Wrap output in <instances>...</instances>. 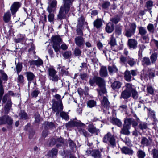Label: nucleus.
Here are the masks:
<instances>
[{
    "label": "nucleus",
    "instance_id": "58836bf2",
    "mask_svg": "<svg viewBox=\"0 0 158 158\" xmlns=\"http://www.w3.org/2000/svg\"><path fill=\"white\" fill-rule=\"evenodd\" d=\"M153 6V2L151 0L148 1L145 4V7L147 8V10L148 11L151 10Z\"/></svg>",
    "mask_w": 158,
    "mask_h": 158
},
{
    "label": "nucleus",
    "instance_id": "052dcab7",
    "mask_svg": "<svg viewBox=\"0 0 158 158\" xmlns=\"http://www.w3.org/2000/svg\"><path fill=\"white\" fill-rule=\"evenodd\" d=\"M147 90L148 94L152 95L154 94V89L151 86L149 85L147 86Z\"/></svg>",
    "mask_w": 158,
    "mask_h": 158
},
{
    "label": "nucleus",
    "instance_id": "de8ad7c7",
    "mask_svg": "<svg viewBox=\"0 0 158 158\" xmlns=\"http://www.w3.org/2000/svg\"><path fill=\"white\" fill-rule=\"evenodd\" d=\"M139 34L141 35H146L147 33V31L145 28L142 27H138Z\"/></svg>",
    "mask_w": 158,
    "mask_h": 158
},
{
    "label": "nucleus",
    "instance_id": "338daca9",
    "mask_svg": "<svg viewBox=\"0 0 158 158\" xmlns=\"http://www.w3.org/2000/svg\"><path fill=\"white\" fill-rule=\"evenodd\" d=\"M40 22H41L43 24H45L47 22L46 15L44 14H42L40 17Z\"/></svg>",
    "mask_w": 158,
    "mask_h": 158
},
{
    "label": "nucleus",
    "instance_id": "f8f14e48",
    "mask_svg": "<svg viewBox=\"0 0 158 158\" xmlns=\"http://www.w3.org/2000/svg\"><path fill=\"white\" fill-rule=\"evenodd\" d=\"M65 125L67 127L70 128L74 126H84L85 125L80 121L77 122L70 121L67 123Z\"/></svg>",
    "mask_w": 158,
    "mask_h": 158
},
{
    "label": "nucleus",
    "instance_id": "f03ea898",
    "mask_svg": "<svg viewBox=\"0 0 158 158\" xmlns=\"http://www.w3.org/2000/svg\"><path fill=\"white\" fill-rule=\"evenodd\" d=\"M103 141L104 143H108L109 146L113 148L116 146L115 137L110 132H108L104 136Z\"/></svg>",
    "mask_w": 158,
    "mask_h": 158
},
{
    "label": "nucleus",
    "instance_id": "49530a36",
    "mask_svg": "<svg viewBox=\"0 0 158 158\" xmlns=\"http://www.w3.org/2000/svg\"><path fill=\"white\" fill-rule=\"evenodd\" d=\"M98 130V129L93 125L90 126L88 129V131L93 134L97 133Z\"/></svg>",
    "mask_w": 158,
    "mask_h": 158
},
{
    "label": "nucleus",
    "instance_id": "8fccbe9b",
    "mask_svg": "<svg viewBox=\"0 0 158 158\" xmlns=\"http://www.w3.org/2000/svg\"><path fill=\"white\" fill-rule=\"evenodd\" d=\"M110 5V2L107 1L103 2L102 5H101L102 9L105 10L108 9Z\"/></svg>",
    "mask_w": 158,
    "mask_h": 158
},
{
    "label": "nucleus",
    "instance_id": "a19ab883",
    "mask_svg": "<svg viewBox=\"0 0 158 158\" xmlns=\"http://www.w3.org/2000/svg\"><path fill=\"white\" fill-rule=\"evenodd\" d=\"M2 81L0 77V103L1 102L2 97L4 94V89L2 84Z\"/></svg>",
    "mask_w": 158,
    "mask_h": 158
},
{
    "label": "nucleus",
    "instance_id": "423d86ee",
    "mask_svg": "<svg viewBox=\"0 0 158 158\" xmlns=\"http://www.w3.org/2000/svg\"><path fill=\"white\" fill-rule=\"evenodd\" d=\"M70 7L64 4L61 6L58 14L57 15V19L60 20L65 18L66 15L69 10Z\"/></svg>",
    "mask_w": 158,
    "mask_h": 158
},
{
    "label": "nucleus",
    "instance_id": "5fc2aeb1",
    "mask_svg": "<svg viewBox=\"0 0 158 158\" xmlns=\"http://www.w3.org/2000/svg\"><path fill=\"white\" fill-rule=\"evenodd\" d=\"M152 154L153 158H158V149L154 148L152 150Z\"/></svg>",
    "mask_w": 158,
    "mask_h": 158
},
{
    "label": "nucleus",
    "instance_id": "69168bd1",
    "mask_svg": "<svg viewBox=\"0 0 158 158\" xmlns=\"http://www.w3.org/2000/svg\"><path fill=\"white\" fill-rule=\"evenodd\" d=\"M124 142L125 144L128 145L130 146L131 143V141L128 137H126L124 139H121Z\"/></svg>",
    "mask_w": 158,
    "mask_h": 158
},
{
    "label": "nucleus",
    "instance_id": "f257e3e1",
    "mask_svg": "<svg viewBox=\"0 0 158 158\" xmlns=\"http://www.w3.org/2000/svg\"><path fill=\"white\" fill-rule=\"evenodd\" d=\"M96 84L99 87V88L97 89V90L99 95V97L106 93V91L105 88V82L104 79L100 77H97ZM99 97L100 98V97Z\"/></svg>",
    "mask_w": 158,
    "mask_h": 158
},
{
    "label": "nucleus",
    "instance_id": "37998d69",
    "mask_svg": "<svg viewBox=\"0 0 158 158\" xmlns=\"http://www.w3.org/2000/svg\"><path fill=\"white\" fill-rule=\"evenodd\" d=\"M137 154L138 158H144L146 156L144 152L140 149L138 150L137 152Z\"/></svg>",
    "mask_w": 158,
    "mask_h": 158
},
{
    "label": "nucleus",
    "instance_id": "393cba45",
    "mask_svg": "<svg viewBox=\"0 0 158 158\" xmlns=\"http://www.w3.org/2000/svg\"><path fill=\"white\" fill-rule=\"evenodd\" d=\"M141 63L144 66L150 65L152 64L150 58L146 57L143 58L141 60Z\"/></svg>",
    "mask_w": 158,
    "mask_h": 158
},
{
    "label": "nucleus",
    "instance_id": "4468645a",
    "mask_svg": "<svg viewBox=\"0 0 158 158\" xmlns=\"http://www.w3.org/2000/svg\"><path fill=\"white\" fill-rule=\"evenodd\" d=\"M74 41L76 44L79 47H81L85 44L84 38L82 36L76 37L74 39Z\"/></svg>",
    "mask_w": 158,
    "mask_h": 158
},
{
    "label": "nucleus",
    "instance_id": "4be33fe9",
    "mask_svg": "<svg viewBox=\"0 0 158 158\" xmlns=\"http://www.w3.org/2000/svg\"><path fill=\"white\" fill-rule=\"evenodd\" d=\"M152 141V140L150 138L148 139L145 137H142L141 143L144 146H148L151 144Z\"/></svg>",
    "mask_w": 158,
    "mask_h": 158
},
{
    "label": "nucleus",
    "instance_id": "3c124183",
    "mask_svg": "<svg viewBox=\"0 0 158 158\" xmlns=\"http://www.w3.org/2000/svg\"><path fill=\"white\" fill-rule=\"evenodd\" d=\"M60 116L63 119L67 121L69 119V115L65 112L62 111L60 112Z\"/></svg>",
    "mask_w": 158,
    "mask_h": 158
},
{
    "label": "nucleus",
    "instance_id": "9d476101",
    "mask_svg": "<svg viewBox=\"0 0 158 158\" xmlns=\"http://www.w3.org/2000/svg\"><path fill=\"white\" fill-rule=\"evenodd\" d=\"M49 5L47 10L49 13H54L56 8L57 1L55 0H48Z\"/></svg>",
    "mask_w": 158,
    "mask_h": 158
},
{
    "label": "nucleus",
    "instance_id": "09e8293b",
    "mask_svg": "<svg viewBox=\"0 0 158 158\" xmlns=\"http://www.w3.org/2000/svg\"><path fill=\"white\" fill-rule=\"evenodd\" d=\"M127 57H125L123 55H121L120 57V63L121 64H127Z\"/></svg>",
    "mask_w": 158,
    "mask_h": 158
},
{
    "label": "nucleus",
    "instance_id": "4c0bfd02",
    "mask_svg": "<svg viewBox=\"0 0 158 158\" xmlns=\"http://www.w3.org/2000/svg\"><path fill=\"white\" fill-rule=\"evenodd\" d=\"M19 116L20 117L21 119H26L28 117L27 114L23 110H21L19 114Z\"/></svg>",
    "mask_w": 158,
    "mask_h": 158
},
{
    "label": "nucleus",
    "instance_id": "39448f33",
    "mask_svg": "<svg viewBox=\"0 0 158 158\" xmlns=\"http://www.w3.org/2000/svg\"><path fill=\"white\" fill-rule=\"evenodd\" d=\"M57 71L52 66L49 67L47 69V73L49 79L54 82H57L59 77L57 74Z\"/></svg>",
    "mask_w": 158,
    "mask_h": 158
},
{
    "label": "nucleus",
    "instance_id": "a878e982",
    "mask_svg": "<svg viewBox=\"0 0 158 158\" xmlns=\"http://www.w3.org/2000/svg\"><path fill=\"white\" fill-rule=\"evenodd\" d=\"M124 123H127L131 127V125L132 124L133 126L135 127L137 125V123L133 118H128L125 119L124 121Z\"/></svg>",
    "mask_w": 158,
    "mask_h": 158
},
{
    "label": "nucleus",
    "instance_id": "1a4fd4ad",
    "mask_svg": "<svg viewBox=\"0 0 158 158\" xmlns=\"http://www.w3.org/2000/svg\"><path fill=\"white\" fill-rule=\"evenodd\" d=\"M130 28L125 30V35L127 37H131L134 35L135 32L136 25L135 23L131 24Z\"/></svg>",
    "mask_w": 158,
    "mask_h": 158
},
{
    "label": "nucleus",
    "instance_id": "5701e85b",
    "mask_svg": "<svg viewBox=\"0 0 158 158\" xmlns=\"http://www.w3.org/2000/svg\"><path fill=\"white\" fill-rule=\"evenodd\" d=\"M105 29L107 33H112L114 29V24L111 22L108 23L106 25Z\"/></svg>",
    "mask_w": 158,
    "mask_h": 158
},
{
    "label": "nucleus",
    "instance_id": "6ab92c4d",
    "mask_svg": "<svg viewBox=\"0 0 158 158\" xmlns=\"http://www.w3.org/2000/svg\"><path fill=\"white\" fill-rule=\"evenodd\" d=\"M109 44L110 45L112 50L115 52H117L118 50V49L117 48L114 47L115 46H117V44L116 42V39L113 35L111 38L110 41L109 42Z\"/></svg>",
    "mask_w": 158,
    "mask_h": 158
},
{
    "label": "nucleus",
    "instance_id": "0e129e2a",
    "mask_svg": "<svg viewBox=\"0 0 158 158\" xmlns=\"http://www.w3.org/2000/svg\"><path fill=\"white\" fill-rule=\"evenodd\" d=\"M138 127L141 130H145L147 128V123H141L139 124Z\"/></svg>",
    "mask_w": 158,
    "mask_h": 158
},
{
    "label": "nucleus",
    "instance_id": "72a5a7b5",
    "mask_svg": "<svg viewBox=\"0 0 158 158\" xmlns=\"http://www.w3.org/2000/svg\"><path fill=\"white\" fill-rule=\"evenodd\" d=\"M131 96V93L124 90L121 93L120 98L124 99H127Z\"/></svg>",
    "mask_w": 158,
    "mask_h": 158
},
{
    "label": "nucleus",
    "instance_id": "412c9836",
    "mask_svg": "<svg viewBox=\"0 0 158 158\" xmlns=\"http://www.w3.org/2000/svg\"><path fill=\"white\" fill-rule=\"evenodd\" d=\"M99 75L100 76L103 77H106L108 75L107 68L105 66L102 67L99 71Z\"/></svg>",
    "mask_w": 158,
    "mask_h": 158
},
{
    "label": "nucleus",
    "instance_id": "cd10ccee",
    "mask_svg": "<svg viewBox=\"0 0 158 158\" xmlns=\"http://www.w3.org/2000/svg\"><path fill=\"white\" fill-rule=\"evenodd\" d=\"M84 24H87V23L85 22V18L83 16H81L78 19V23L77 26L80 27H82Z\"/></svg>",
    "mask_w": 158,
    "mask_h": 158
},
{
    "label": "nucleus",
    "instance_id": "e433bc0d",
    "mask_svg": "<svg viewBox=\"0 0 158 158\" xmlns=\"http://www.w3.org/2000/svg\"><path fill=\"white\" fill-rule=\"evenodd\" d=\"M133 87V86L131 84L127 83L125 84V90L131 93V92L135 89Z\"/></svg>",
    "mask_w": 158,
    "mask_h": 158
},
{
    "label": "nucleus",
    "instance_id": "e2e57ef3",
    "mask_svg": "<svg viewBox=\"0 0 158 158\" xmlns=\"http://www.w3.org/2000/svg\"><path fill=\"white\" fill-rule=\"evenodd\" d=\"M22 63H17L16 66V69L18 75L22 70Z\"/></svg>",
    "mask_w": 158,
    "mask_h": 158
},
{
    "label": "nucleus",
    "instance_id": "864d4df0",
    "mask_svg": "<svg viewBox=\"0 0 158 158\" xmlns=\"http://www.w3.org/2000/svg\"><path fill=\"white\" fill-rule=\"evenodd\" d=\"M93 150L90 148H88L84 150V153L85 155L87 156H91Z\"/></svg>",
    "mask_w": 158,
    "mask_h": 158
},
{
    "label": "nucleus",
    "instance_id": "aec40b11",
    "mask_svg": "<svg viewBox=\"0 0 158 158\" xmlns=\"http://www.w3.org/2000/svg\"><path fill=\"white\" fill-rule=\"evenodd\" d=\"M28 63L30 65H35L37 67H39L43 64V60L40 58H38L37 60H30Z\"/></svg>",
    "mask_w": 158,
    "mask_h": 158
},
{
    "label": "nucleus",
    "instance_id": "a18cd8bd",
    "mask_svg": "<svg viewBox=\"0 0 158 158\" xmlns=\"http://www.w3.org/2000/svg\"><path fill=\"white\" fill-rule=\"evenodd\" d=\"M157 58V54L156 53H152L150 56L151 62L152 64L155 63Z\"/></svg>",
    "mask_w": 158,
    "mask_h": 158
},
{
    "label": "nucleus",
    "instance_id": "c756f323",
    "mask_svg": "<svg viewBox=\"0 0 158 158\" xmlns=\"http://www.w3.org/2000/svg\"><path fill=\"white\" fill-rule=\"evenodd\" d=\"M93 24L94 27L98 29L102 26V23L101 19H98L94 21Z\"/></svg>",
    "mask_w": 158,
    "mask_h": 158
},
{
    "label": "nucleus",
    "instance_id": "2f4dec72",
    "mask_svg": "<svg viewBox=\"0 0 158 158\" xmlns=\"http://www.w3.org/2000/svg\"><path fill=\"white\" fill-rule=\"evenodd\" d=\"M111 123L114 125H115L119 127H121L122 126V123L121 121L117 118H113L111 119Z\"/></svg>",
    "mask_w": 158,
    "mask_h": 158
},
{
    "label": "nucleus",
    "instance_id": "bf43d9fd",
    "mask_svg": "<svg viewBox=\"0 0 158 158\" xmlns=\"http://www.w3.org/2000/svg\"><path fill=\"white\" fill-rule=\"evenodd\" d=\"M74 0H63V3L67 6L70 7Z\"/></svg>",
    "mask_w": 158,
    "mask_h": 158
},
{
    "label": "nucleus",
    "instance_id": "9b49d317",
    "mask_svg": "<svg viewBox=\"0 0 158 158\" xmlns=\"http://www.w3.org/2000/svg\"><path fill=\"white\" fill-rule=\"evenodd\" d=\"M64 142V139L61 137L57 138H53L51 139L49 145L50 146H53L56 144V146L59 147L60 146L61 144L63 143Z\"/></svg>",
    "mask_w": 158,
    "mask_h": 158
},
{
    "label": "nucleus",
    "instance_id": "f3484780",
    "mask_svg": "<svg viewBox=\"0 0 158 158\" xmlns=\"http://www.w3.org/2000/svg\"><path fill=\"white\" fill-rule=\"evenodd\" d=\"M102 95L99 97L100 98L98 97L100 99L102 98V100L101 102L102 105L105 108L108 109L110 106V103L107 98L105 96H102ZM99 96V95L98 94V96Z\"/></svg>",
    "mask_w": 158,
    "mask_h": 158
},
{
    "label": "nucleus",
    "instance_id": "4d7b16f0",
    "mask_svg": "<svg viewBox=\"0 0 158 158\" xmlns=\"http://www.w3.org/2000/svg\"><path fill=\"white\" fill-rule=\"evenodd\" d=\"M147 29L149 32L152 33H154V27L153 24L151 23L149 24L147 26Z\"/></svg>",
    "mask_w": 158,
    "mask_h": 158
},
{
    "label": "nucleus",
    "instance_id": "ea45409f",
    "mask_svg": "<svg viewBox=\"0 0 158 158\" xmlns=\"http://www.w3.org/2000/svg\"><path fill=\"white\" fill-rule=\"evenodd\" d=\"M127 63L131 66H133L136 64V61L134 59L127 56Z\"/></svg>",
    "mask_w": 158,
    "mask_h": 158
},
{
    "label": "nucleus",
    "instance_id": "dca6fc26",
    "mask_svg": "<svg viewBox=\"0 0 158 158\" xmlns=\"http://www.w3.org/2000/svg\"><path fill=\"white\" fill-rule=\"evenodd\" d=\"M137 41L135 39H130L128 41L127 45L130 48L135 49L137 47Z\"/></svg>",
    "mask_w": 158,
    "mask_h": 158
},
{
    "label": "nucleus",
    "instance_id": "bb28decb",
    "mask_svg": "<svg viewBox=\"0 0 158 158\" xmlns=\"http://www.w3.org/2000/svg\"><path fill=\"white\" fill-rule=\"evenodd\" d=\"M101 151V150L100 152L98 149L93 150L91 156L94 158H101L102 157Z\"/></svg>",
    "mask_w": 158,
    "mask_h": 158
},
{
    "label": "nucleus",
    "instance_id": "603ef678",
    "mask_svg": "<svg viewBox=\"0 0 158 158\" xmlns=\"http://www.w3.org/2000/svg\"><path fill=\"white\" fill-rule=\"evenodd\" d=\"M44 125L48 129H52L55 127V125L52 122H45L44 123Z\"/></svg>",
    "mask_w": 158,
    "mask_h": 158
},
{
    "label": "nucleus",
    "instance_id": "20e7f679",
    "mask_svg": "<svg viewBox=\"0 0 158 158\" xmlns=\"http://www.w3.org/2000/svg\"><path fill=\"white\" fill-rule=\"evenodd\" d=\"M52 110L56 112V115L58 116L60 112L63 110V106L62 101H56L53 99H52Z\"/></svg>",
    "mask_w": 158,
    "mask_h": 158
},
{
    "label": "nucleus",
    "instance_id": "a211bd4d",
    "mask_svg": "<svg viewBox=\"0 0 158 158\" xmlns=\"http://www.w3.org/2000/svg\"><path fill=\"white\" fill-rule=\"evenodd\" d=\"M122 152L125 154H127L129 155H132L134 152L131 148L127 147L124 146L121 148Z\"/></svg>",
    "mask_w": 158,
    "mask_h": 158
},
{
    "label": "nucleus",
    "instance_id": "6e6d98bb",
    "mask_svg": "<svg viewBox=\"0 0 158 158\" xmlns=\"http://www.w3.org/2000/svg\"><path fill=\"white\" fill-rule=\"evenodd\" d=\"M132 94V97L135 99H137L138 98V93L136 89H134L131 92V96Z\"/></svg>",
    "mask_w": 158,
    "mask_h": 158
},
{
    "label": "nucleus",
    "instance_id": "13d9d810",
    "mask_svg": "<svg viewBox=\"0 0 158 158\" xmlns=\"http://www.w3.org/2000/svg\"><path fill=\"white\" fill-rule=\"evenodd\" d=\"M97 80V76H94L92 78H90L89 81V84L91 86H93L96 83Z\"/></svg>",
    "mask_w": 158,
    "mask_h": 158
},
{
    "label": "nucleus",
    "instance_id": "0eeeda50",
    "mask_svg": "<svg viewBox=\"0 0 158 158\" xmlns=\"http://www.w3.org/2000/svg\"><path fill=\"white\" fill-rule=\"evenodd\" d=\"M53 42V47L56 52H57L60 49V44L62 43V40L59 36L56 35L52 38Z\"/></svg>",
    "mask_w": 158,
    "mask_h": 158
},
{
    "label": "nucleus",
    "instance_id": "6e6552de",
    "mask_svg": "<svg viewBox=\"0 0 158 158\" xmlns=\"http://www.w3.org/2000/svg\"><path fill=\"white\" fill-rule=\"evenodd\" d=\"M3 124H7V127L10 130H11L12 128V125L13 123V120L12 118L8 115H4L2 117Z\"/></svg>",
    "mask_w": 158,
    "mask_h": 158
},
{
    "label": "nucleus",
    "instance_id": "7ed1b4c3",
    "mask_svg": "<svg viewBox=\"0 0 158 158\" xmlns=\"http://www.w3.org/2000/svg\"><path fill=\"white\" fill-rule=\"evenodd\" d=\"M9 94H5L4 96L2 97L1 100H2L3 103L6 104L4 106L5 114H8L11 108L12 102L11 97L9 96Z\"/></svg>",
    "mask_w": 158,
    "mask_h": 158
},
{
    "label": "nucleus",
    "instance_id": "680f3d73",
    "mask_svg": "<svg viewBox=\"0 0 158 158\" xmlns=\"http://www.w3.org/2000/svg\"><path fill=\"white\" fill-rule=\"evenodd\" d=\"M122 32V26L119 25H117L115 29V32L118 35H119L121 34Z\"/></svg>",
    "mask_w": 158,
    "mask_h": 158
},
{
    "label": "nucleus",
    "instance_id": "c9c22d12",
    "mask_svg": "<svg viewBox=\"0 0 158 158\" xmlns=\"http://www.w3.org/2000/svg\"><path fill=\"white\" fill-rule=\"evenodd\" d=\"M120 17L118 15H116L114 17L111 18L110 20V21L113 24H117L120 21Z\"/></svg>",
    "mask_w": 158,
    "mask_h": 158
},
{
    "label": "nucleus",
    "instance_id": "b1692460",
    "mask_svg": "<svg viewBox=\"0 0 158 158\" xmlns=\"http://www.w3.org/2000/svg\"><path fill=\"white\" fill-rule=\"evenodd\" d=\"M58 150L56 148H53L48 152L47 155L51 158H53L57 155Z\"/></svg>",
    "mask_w": 158,
    "mask_h": 158
},
{
    "label": "nucleus",
    "instance_id": "2eb2a0df",
    "mask_svg": "<svg viewBox=\"0 0 158 158\" xmlns=\"http://www.w3.org/2000/svg\"><path fill=\"white\" fill-rule=\"evenodd\" d=\"M20 6L21 5L19 2H15L12 4L10 7V10L12 15H14L15 14Z\"/></svg>",
    "mask_w": 158,
    "mask_h": 158
},
{
    "label": "nucleus",
    "instance_id": "79ce46f5",
    "mask_svg": "<svg viewBox=\"0 0 158 158\" xmlns=\"http://www.w3.org/2000/svg\"><path fill=\"white\" fill-rule=\"evenodd\" d=\"M108 69L110 74L114 72H117L118 70V69L114 65H113L112 66H109Z\"/></svg>",
    "mask_w": 158,
    "mask_h": 158
},
{
    "label": "nucleus",
    "instance_id": "ddd939ff",
    "mask_svg": "<svg viewBox=\"0 0 158 158\" xmlns=\"http://www.w3.org/2000/svg\"><path fill=\"white\" fill-rule=\"evenodd\" d=\"M130 127L129 125L127 123L124 122L123 126L120 131V133L127 135H129L130 134V132L129 131Z\"/></svg>",
    "mask_w": 158,
    "mask_h": 158
},
{
    "label": "nucleus",
    "instance_id": "774afa93",
    "mask_svg": "<svg viewBox=\"0 0 158 158\" xmlns=\"http://www.w3.org/2000/svg\"><path fill=\"white\" fill-rule=\"evenodd\" d=\"M96 104V102L94 100H90L87 102V106L90 108L94 107Z\"/></svg>",
    "mask_w": 158,
    "mask_h": 158
},
{
    "label": "nucleus",
    "instance_id": "c03bdc74",
    "mask_svg": "<svg viewBox=\"0 0 158 158\" xmlns=\"http://www.w3.org/2000/svg\"><path fill=\"white\" fill-rule=\"evenodd\" d=\"M11 14L10 12H7L4 15L3 19L5 23L8 22L10 19Z\"/></svg>",
    "mask_w": 158,
    "mask_h": 158
},
{
    "label": "nucleus",
    "instance_id": "7c9ffc66",
    "mask_svg": "<svg viewBox=\"0 0 158 158\" xmlns=\"http://www.w3.org/2000/svg\"><path fill=\"white\" fill-rule=\"evenodd\" d=\"M124 77L127 81L130 82L131 81L132 77L130 71L127 70L125 71L124 73Z\"/></svg>",
    "mask_w": 158,
    "mask_h": 158
},
{
    "label": "nucleus",
    "instance_id": "473e14b6",
    "mask_svg": "<svg viewBox=\"0 0 158 158\" xmlns=\"http://www.w3.org/2000/svg\"><path fill=\"white\" fill-rule=\"evenodd\" d=\"M27 80L29 81H33L35 78L34 74L31 72H27L25 73Z\"/></svg>",
    "mask_w": 158,
    "mask_h": 158
},
{
    "label": "nucleus",
    "instance_id": "c85d7f7f",
    "mask_svg": "<svg viewBox=\"0 0 158 158\" xmlns=\"http://www.w3.org/2000/svg\"><path fill=\"white\" fill-rule=\"evenodd\" d=\"M103 53L105 55L106 58H108L109 60H113L114 58L113 54L110 51L103 50Z\"/></svg>",
    "mask_w": 158,
    "mask_h": 158
},
{
    "label": "nucleus",
    "instance_id": "f704fd0d",
    "mask_svg": "<svg viewBox=\"0 0 158 158\" xmlns=\"http://www.w3.org/2000/svg\"><path fill=\"white\" fill-rule=\"evenodd\" d=\"M122 83L119 81H115L111 85V87L114 89H118L121 86Z\"/></svg>",
    "mask_w": 158,
    "mask_h": 158
}]
</instances>
